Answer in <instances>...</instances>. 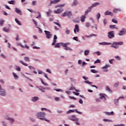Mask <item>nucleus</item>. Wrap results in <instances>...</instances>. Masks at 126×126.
I'll return each mask as SVG.
<instances>
[{
  "instance_id": "nucleus-2",
  "label": "nucleus",
  "mask_w": 126,
  "mask_h": 126,
  "mask_svg": "<svg viewBox=\"0 0 126 126\" xmlns=\"http://www.w3.org/2000/svg\"><path fill=\"white\" fill-rule=\"evenodd\" d=\"M122 45H124L123 42H114L111 47V48H114V49H118L119 48V46H122Z\"/></svg>"
},
{
  "instance_id": "nucleus-23",
  "label": "nucleus",
  "mask_w": 126,
  "mask_h": 126,
  "mask_svg": "<svg viewBox=\"0 0 126 126\" xmlns=\"http://www.w3.org/2000/svg\"><path fill=\"white\" fill-rule=\"evenodd\" d=\"M37 88H38V89L39 90H40V91L42 92L43 93L45 92V90L46 89H45L44 88H43V87H37Z\"/></svg>"
},
{
  "instance_id": "nucleus-31",
  "label": "nucleus",
  "mask_w": 126,
  "mask_h": 126,
  "mask_svg": "<svg viewBox=\"0 0 126 126\" xmlns=\"http://www.w3.org/2000/svg\"><path fill=\"white\" fill-rule=\"evenodd\" d=\"M78 4V2H77V0H74L72 4V5H77Z\"/></svg>"
},
{
  "instance_id": "nucleus-35",
  "label": "nucleus",
  "mask_w": 126,
  "mask_h": 126,
  "mask_svg": "<svg viewBox=\"0 0 126 126\" xmlns=\"http://www.w3.org/2000/svg\"><path fill=\"white\" fill-rule=\"evenodd\" d=\"M65 33L67 35H68L70 33V31L69 30H68V28L66 29V31H65Z\"/></svg>"
},
{
  "instance_id": "nucleus-61",
  "label": "nucleus",
  "mask_w": 126,
  "mask_h": 126,
  "mask_svg": "<svg viewBox=\"0 0 126 126\" xmlns=\"http://www.w3.org/2000/svg\"><path fill=\"white\" fill-rule=\"evenodd\" d=\"M36 3H37V1H33L32 2L33 5H36Z\"/></svg>"
},
{
  "instance_id": "nucleus-60",
  "label": "nucleus",
  "mask_w": 126,
  "mask_h": 126,
  "mask_svg": "<svg viewBox=\"0 0 126 126\" xmlns=\"http://www.w3.org/2000/svg\"><path fill=\"white\" fill-rule=\"evenodd\" d=\"M86 27H90V23H86Z\"/></svg>"
},
{
  "instance_id": "nucleus-5",
  "label": "nucleus",
  "mask_w": 126,
  "mask_h": 126,
  "mask_svg": "<svg viewBox=\"0 0 126 126\" xmlns=\"http://www.w3.org/2000/svg\"><path fill=\"white\" fill-rule=\"evenodd\" d=\"M44 32L45 33L46 37L47 39H51V38H52L53 34L51 33V32L48 31H44Z\"/></svg>"
},
{
  "instance_id": "nucleus-15",
  "label": "nucleus",
  "mask_w": 126,
  "mask_h": 126,
  "mask_svg": "<svg viewBox=\"0 0 126 126\" xmlns=\"http://www.w3.org/2000/svg\"><path fill=\"white\" fill-rule=\"evenodd\" d=\"M104 15H110V16H113L114 15L113 14V12L110 11H106L104 13Z\"/></svg>"
},
{
  "instance_id": "nucleus-57",
  "label": "nucleus",
  "mask_w": 126,
  "mask_h": 126,
  "mask_svg": "<svg viewBox=\"0 0 126 126\" xmlns=\"http://www.w3.org/2000/svg\"><path fill=\"white\" fill-rule=\"evenodd\" d=\"M1 58H2L3 59H6V57H5V56H4V55H3V54H2L0 55Z\"/></svg>"
},
{
  "instance_id": "nucleus-9",
  "label": "nucleus",
  "mask_w": 126,
  "mask_h": 126,
  "mask_svg": "<svg viewBox=\"0 0 126 126\" xmlns=\"http://www.w3.org/2000/svg\"><path fill=\"white\" fill-rule=\"evenodd\" d=\"M0 95H1V96H5L6 95L5 91L2 89V88H1V86L0 85Z\"/></svg>"
},
{
  "instance_id": "nucleus-32",
  "label": "nucleus",
  "mask_w": 126,
  "mask_h": 126,
  "mask_svg": "<svg viewBox=\"0 0 126 126\" xmlns=\"http://www.w3.org/2000/svg\"><path fill=\"white\" fill-rule=\"evenodd\" d=\"M106 90L107 91H108L109 92H110V93H112V90H111V89H110V88L108 86L106 87Z\"/></svg>"
},
{
  "instance_id": "nucleus-64",
  "label": "nucleus",
  "mask_w": 126,
  "mask_h": 126,
  "mask_svg": "<svg viewBox=\"0 0 126 126\" xmlns=\"http://www.w3.org/2000/svg\"><path fill=\"white\" fill-rule=\"evenodd\" d=\"M113 61H114V59L109 60V62L110 63H113Z\"/></svg>"
},
{
  "instance_id": "nucleus-55",
  "label": "nucleus",
  "mask_w": 126,
  "mask_h": 126,
  "mask_svg": "<svg viewBox=\"0 0 126 126\" xmlns=\"http://www.w3.org/2000/svg\"><path fill=\"white\" fill-rule=\"evenodd\" d=\"M119 82H117V83H116L115 84H114V87H118L119 86Z\"/></svg>"
},
{
  "instance_id": "nucleus-21",
  "label": "nucleus",
  "mask_w": 126,
  "mask_h": 126,
  "mask_svg": "<svg viewBox=\"0 0 126 126\" xmlns=\"http://www.w3.org/2000/svg\"><path fill=\"white\" fill-rule=\"evenodd\" d=\"M105 113L107 116H114V112H113V111H112L111 112H105Z\"/></svg>"
},
{
  "instance_id": "nucleus-47",
  "label": "nucleus",
  "mask_w": 126,
  "mask_h": 126,
  "mask_svg": "<svg viewBox=\"0 0 126 126\" xmlns=\"http://www.w3.org/2000/svg\"><path fill=\"white\" fill-rule=\"evenodd\" d=\"M73 22H75V23H79V19H74Z\"/></svg>"
},
{
  "instance_id": "nucleus-17",
  "label": "nucleus",
  "mask_w": 126,
  "mask_h": 126,
  "mask_svg": "<svg viewBox=\"0 0 126 126\" xmlns=\"http://www.w3.org/2000/svg\"><path fill=\"white\" fill-rule=\"evenodd\" d=\"M6 120H7L8 121H10V123L12 124V123H14V119L13 118H10L9 117H8L7 116H5Z\"/></svg>"
},
{
  "instance_id": "nucleus-46",
  "label": "nucleus",
  "mask_w": 126,
  "mask_h": 126,
  "mask_svg": "<svg viewBox=\"0 0 126 126\" xmlns=\"http://www.w3.org/2000/svg\"><path fill=\"white\" fill-rule=\"evenodd\" d=\"M103 122H108V123H110L113 122V121L109 119H103Z\"/></svg>"
},
{
  "instance_id": "nucleus-37",
  "label": "nucleus",
  "mask_w": 126,
  "mask_h": 126,
  "mask_svg": "<svg viewBox=\"0 0 126 126\" xmlns=\"http://www.w3.org/2000/svg\"><path fill=\"white\" fill-rule=\"evenodd\" d=\"M13 75L15 78V79H17L18 78V76L16 75V74L14 72H13Z\"/></svg>"
},
{
  "instance_id": "nucleus-28",
  "label": "nucleus",
  "mask_w": 126,
  "mask_h": 126,
  "mask_svg": "<svg viewBox=\"0 0 126 126\" xmlns=\"http://www.w3.org/2000/svg\"><path fill=\"white\" fill-rule=\"evenodd\" d=\"M99 96H100V99H104V100H106V97H105V95L102 94H99Z\"/></svg>"
},
{
  "instance_id": "nucleus-20",
  "label": "nucleus",
  "mask_w": 126,
  "mask_h": 126,
  "mask_svg": "<svg viewBox=\"0 0 126 126\" xmlns=\"http://www.w3.org/2000/svg\"><path fill=\"white\" fill-rule=\"evenodd\" d=\"M85 18H86V16H85V15H82L81 17V22H84V21H85Z\"/></svg>"
},
{
  "instance_id": "nucleus-16",
  "label": "nucleus",
  "mask_w": 126,
  "mask_h": 126,
  "mask_svg": "<svg viewBox=\"0 0 126 126\" xmlns=\"http://www.w3.org/2000/svg\"><path fill=\"white\" fill-rule=\"evenodd\" d=\"M15 12L16 13H18V14L22 15V12H21V10H20V9H18V8H15Z\"/></svg>"
},
{
  "instance_id": "nucleus-40",
  "label": "nucleus",
  "mask_w": 126,
  "mask_h": 126,
  "mask_svg": "<svg viewBox=\"0 0 126 126\" xmlns=\"http://www.w3.org/2000/svg\"><path fill=\"white\" fill-rule=\"evenodd\" d=\"M64 6V4H59L57 5L56 6H55V8H57V7H62Z\"/></svg>"
},
{
  "instance_id": "nucleus-29",
  "label": "nucleus",
  "mask_w": 126,
  "mask_h": 126,
  "mask_svg": "<svg viewBox=\"0 0 126 126\" xmlns=\"http://www.w3.org/2000/svg\"><path fill=\"white\" fill-rule=\"evenodd\" d=\"M119 11H122V10H121V9H114L113 10V12H114L115 13H118V12H119Z\"/></svg>"
},
{
  "instance_id": "nucleus-8",
  "label": "nucleus",
  "mask_w": 126,
  "mask_h": 126,
  "mask_svg": "<svg viewBox=\"0 0 126 126\" xmlns=\"http://www.w3.org/2000/svg\"><path fill=\"white\" fill-rule=\"evenodd\" d=\"M71 15H72V13L70 11H69L68 12H65L64 13L62 14V16L63 17H64V16H68V17H70Z\"/></svg>"
},
{
  "instance_id": "nucleus-53",
  "label": "nucleus",
  "mask_w": 126,
  "mask_h": 126,
  "mask_svg": "<svg viewBox=\"0 0 126 126\" xmlns=\"http://www.w3.org/2000/svg\"><path fill=\"white\" fill-rule=\"evenodd\" d=\"M119 99L115 100V104L116 105H118V103H119Z\"/></svg>"
},
{
  "instance_id": "nucleus-62",
  "label": "nucleus",
  "mask_w": 126,
  "mask_h": 126,
  "mask_svg": "<svg viewBox=\"0 0 126 126\" xmlns=\"http://www.w3.org/2000/svg\"><path fill=\"white\" fill-rule=\"evenodd\" d=\"M29 68H30V69H35V68L32 66H29Z\"/></svg>"
},
{
  "instance_id": "nucleus-51",
  "label": "nucleus",
  "mask_w": 126,
  "mask_h": 126,
  "mask_svg": "<svg viewBox=\"0 0 126 126\" xmlns=\"http://www.w3.org/2000/svg\"><path fill=\"white\" fill-rule=\"evenodd\" d=\"M16 70H17L18 71H20L21 70V68L19 66H17Z\"/></svg>"
},
{
  "instance_id": "nucleus-41",
  "label": "nucleus",
  "mask_w": 126,
  "mask_h": 126,
  "mask_svg": "<svg viewBox=\"0 0 126 126\" xmlns=\"http://www.w3.org/2000/svg\"><path fill=\"white\" fill-rule=\"evenodd\" d=\"M91 72L93 73H97L98 72V71L95 70V69H91Z\"/></svg>"
},
{
  "instance_id": "nucleus-14",
  "label": "nucleus",
  "mask_w": 126,
  "mask_h": 126,
  "mask_svg": "<svg viewBox=\"0 0 126 126\" xmlns=\"http://www.w3.org/2000/svg\"><path fill=\"white\" fill-rule=\"evenodd\" d=\"M57 39H58V36H57L56 35H55L54 37L53 42L52 44V46H54V45H56L57 43Z\"/></svg>"
},
{
  "instance_id": "nucleus-36",
  "label": "nucleus",
  "mask_w": 126,
  "mask_h": 126,
  "mask_svg": "<svg viewBox=\"0 0 126 126\" xmlns=\"http://www.w3.org/2000/svg\"><path fill=\"white\" fill-rule=\"evenodd\" d=\"M15 2V1L14 0H12L11 1H9L8 2V3H9V4H14V3Z\"/></svg>"
},
{
  "instance_id": "nucleus-44",
  "label": "nucleus",
  "mask_w": 126,
  "mask_h": 126,
  "mask_svg": "<svg viewBox=\"0 0 126 126\" xmlns=\"http://www.w3.org/2000/svg\"><path fill=\"white\" fill-rule=\"evenodd\" d=\"M94 63H101V61H100L99 59H97L94 62Z\"/></svg>"
},
{
  "instance_id": "nucleus-58",
  "label": "nucleus",
  "mask_w": 126,
  "mask_h": 126,
  "mask_svg": "<svg viewBox=\"0 0 126 126\" xmlns=\"http://www.w3.org/2000/svg\"><path fill=\"white\" fill-rule=\"evenodd\" d=\"M107 20L106 19H105L103 21V23L104 24V25H106L107 23Z\"/></svg>"
},
{
  "instance_id": "nucleus-27",
  "label": "nucleus",
  "mask_w": 126,
  "mask_h": 126,
  "mask_svg": "<svg viewBox=\"0 0 126 126\" xmlns=\"http://www.w3.org/2000/svg\"><path fill=\"white\" fill-rule=\"evenodd\" d=\"M19 62H20V63H22V64H23V65H25V66H28V64L24 63V62H23L21 60H20Z\"/></svg>"
},
{
  "instance_id": "nucleus-18",
  "label": "nucleus",
  "mask_w": 126,
  "mask_h": 126,
  "mask_svg": "<svg viewBox=\"0 0 126 126\" xmlns=\"http://www.w3.org/2000/svg\"><path fill=\"white\" fill-rule=\"evenodd\" d=\"M61 1V0H54L53 1H51L50 3L52 4L54 3V4H56L58 3V2H60Z\"/></svg>"
},
{
  "instance_id": "nucleus-3",
  "label": "nucleus",
  "mask_w": 126,
  "mask_h": 126,
  "mask_svg": "<svg viewBox=\"0 0 126 126\" xmlns=\"http://www.w3.org/2000/svg\"><path fill=\"white\" fill-rule=\"evenodd\" d=\"M99 4H100V3L95 2L94 3L92 6L89 7V9L85 12V15H87V14L88 13V12H90V11H91V9H92L93 7H95V6H97V5H99Z\"/></svg>"
},
{
  "instance_id": "nucleus-42",
  "label": "nucleus",
  "mask_w": 126,
  "mask_h": 126,
  "mask_svg": "<svg viewBox=\"0 0 126 126\" xmlns=\"http://www.w3.org/2000/svg\"><path fill=\"white\" fill-rule=\"evenodd\" d=\"M64 50H66V51H72V49L67 46H66L65 48H64Z\"/></svg>"
},
{
  "instance_id": "nucleus-34",
  "label": "nucleus",
  "mask_w": 126,
  "mask_h": 126,
  "mask_svg": "<svg viewBox=\"0 0 126 126\" xmlns=\"http://www.w3.org/2000/svg\"><path fill=\"white\" fill-rule=\"evenodd\" d=\"M89 50H85L84 52L85 56H88V55H89Z\"/></svg>"
},
{
  "instance_id": "nucleus-22",
  "label": "nucleus",
  "mask_w": 126,
  "mask_h": 126,
  "mask_svg": "<svg viewBox=\"0 0 126 126\" xmlns=\"http://www.w3.org/2000/svg\"><path fill=\"white\" fill-rule=\"evenodd\" d=\"M38 100H39V97L38 96H34L32 98V101L33 102H36V101H38Z\"/></svg>"
},
{
  "instance_id": "nucleus-56",
  "label": "nucleus",
  "mask_w": 126,
  "mask_h": 126,
  "mask_svg": "<svg viewBox=\"0 0 126 126\" xmlns=\"http://www.w3.org/2000/svg\"><path fill=\"white\" fill-rule=\"evenodd\" d=\"M69 98H70V99H72L73 100H76V97H74L73 96H69Z\"/></svg>"
},
{
  "instance_id": "nucleus-10",
  "label": "nucleus",
  "mask_w": 126,
  "mask_h": 126,
  "mask_svg": "<svg viewBox=\"0 0 126 126\" xmlns=\"http://www.w3.org/2000/svg\"><path fill=\"white\" fill-rule=\"evenodd\" d=\"M126 34V29H123L120 32L118 33V35L119 36H123V35H125Z\"/></svg>"
},
{
  "instance_id": "nucleus-24",
  "label": "nucleus",
  "mask_w": 126,
  "mask_h": 126,
  "mask_svg": "<svg viewBox=\"0 0 126 126\" xmlns=\"http://www.w3.org/2000/svg\"><path fill=\"white\" fill-rule=\"evenodd\" d=\"M99 45H102L103 46H105V45H112V43L107 42H101L99 43Z\"/></svg>"
},
{
  "instance_id": "nucleus-33",
  "label": "nucleus",
  "mask_w": 126,
  "mask_h": 126,
  "mask_svg": "<svg viewBox=\"0 0 126 126\" xmlns=\"http://www.w3.org/2000/svg\"><path fill=\"white\" fill-rule=\"evenodd\" d=\"M61 45H62V43H58L55 46V48H60V47H61Z\"/></svg>"
},
{
  "instance_id": "nucleus-39",
  "label": "nucleus",
  "mask_w": 126,
  "mask_h": 126,
  "mask_svg": "<svg viewBox=\"0 0 126 126\" xmlns=\"http://www.w3.org/2000/svg\"><path fill=\"white\" fill-rule=\"evenodd\" d=\"M15 20L16 23H17V24H18V25H21V23L20 22V21H19V20H18V19H15Z\"/></svg>"
},
{
  "instance_id": "nucleus-52",
  "label": "nucleus",
  "mask_w": 126,
  "mask_h": 126,
  "mask_svg": "<svg viewBox=\"0 0 126 126\" xmlns=\"http://www.w3.org/2000/svg\"><path fill=\"white\" fill-rule=\"evenodd\" d=\"M56 91H57V92H60V91L61 92H63V90L61 89H57V90H55Z\"/></svg>"
},
{
  "instance_id": "nucleus-63",
  "label": "nucleus",
  "mask_w": 126,
  "mask_h": 126,
  "mask_svg": "<svg viewBox=\"0 0 126 126\" xmlns=\"http://www.w3.org/2000/svg\"><path fill=\"white\" fill-rule=\"evenodd\" d=\"M114 126H125L124 124H121L120 125H114Z\"/></svg>"
},
{
  "instance_id": "nucleus-50",
  "label": "nucleus",
  "mask_w": 126,
  "mask_h": 126,
  "mask_svg": "<svg viewBox=\"0 0 126 126\" xmlns=\"http://www.w3.org/2000/svg\"><path fill=\"white\" fill-rule=\"evenodd\" d=\"M37 13H38V16L36 18H41V13L38 12Z\"/></svg>"
},
{
  "instance_id": "nucleus-38",
  "label": "nucleus",
  "mask_w": 126,
  "mask_h": 126,
  "mask_svg": "<svg viewBox=\"0 0 126 126\" xmlns=\"http://www.w3.org/2000/svg\"><path fill=\"white\" fill-rule=\"evenodd\" d=\"M54 24L58 25V27H59V28H62V25H61V24H60V23L56 22H54Z\"/></svg>"
},
{
  "instance_id": "nucleus-59",
  "label": "nucleus",
  "mask_w": 126,
  "mask_h": 126,
  "mask_svg": "<svg viewBox=\"0 0 126 126\" xmlns=\"http://www.w3.org/2000/svg\"><path fill=\"white\" fill-rule=\"evenodd\" d=\"M115 59H116V60H118V61H121V58H120V57L119 56H115Z\"/></svg>"
},
{
  "instance_id": "nucleus-7",
  "label": "nucleus",
  "mask_w": 126,
  "mask_h": 126,
  "mask_svg": "<svg viewBox=\"0 0 126 126\" xmlns=\"http://www.w3.org/2000/svg\"><path fill=\"white\" fill-rule=\"evenodd\" d=\"M114 33H115V32L114 31H111L108 32V37L109 39H112V38H114L115 37V34H114Z\"/></svg>"
},
{
  "instance_id": "nucleus-43",
  "label": "nucleus",
  "mask_w": 126,
  "mask_h": 126,
  "mask_svg": "<svg viewBox=\"0 0 126 126\" xmlns=\"http://www.w3.org/2000/svg\"><path fill=\"white\" fill-rule=\"evenodd\" d=\"M41 83H42V84H44L45 86H48V85H49L47 83L44 82L42 79H41Z\"/></svg>"
},
{
  "instance_id": "nucleus-54",
  "label": "nucleus",
  "mask_w": 126,
  "mask_h": 126,
  "mask_svg": "<svg viewBox=\"0 0 126 126\" xmlns=\"http://www.w3.org/2000/svg\"><path fill=\"white\" fill-rule=\"evenodd\" d=\"M4 22V21L0 20V25H1V26L3 25Z\"/></svg>"
},
{
  "instance_id": "nucleus-49",
  "label": "nucleus",
  "mask_w": 126,
  "mask_h": 126,
  "mask_svg": "<svg viewBox=\"0 0 126 126\" xmlns=\"http://www.w3.org/2000/svg\"><path fill=\"white\" fill-rule=\"evenodd\" d=\"M112 22H113V23H116V24H117V23H118V21H117L116 19H113L112 20Z\"/></svg>"
},
{
  "instance_id": "nucleus-25",
  "label": "nucleus",
  "mask_w": 126,
  "mask_h": 126,
  "mask_svg": "<svg viewBox=\"0 0 126 126\" xmlns=\"http://www.w3.org/2000/svg\"><path fill=\"white\" fill-rule=\"evenodd\" d=\"M24 61L27 62V63H30V59L28 57H25Z\"/></svg>"
},
{
  "instance_id": "nucleus-1",
  "label": "nucleus",
  "mask_w": 126,
  "mask_h": 126,
  "mask_svg": "<svg viewBox=\"0 0 126 126\" xmlns=\"http://www.w3.org/2000/svg\"><path fill=\"white\" fill-rule=\"evenodd\" d=\"M68 119L73 122H76L75 124L77 126H80V123L78 122L79 119L75 115L70 116L68 117Z\"/></svg>"
},
{
  "instance_id": "nucleus-48",
  "label": "nucleus",
  "mask_w": 126,
  "mask_h": 126,
  "mask_svg": "<svg viewBox=\"0 0 126 126\" xmlns=\"http://www.w3.org/2000/svg\"><path fill=\"white\" fill-rule=\"evenodd\" d=\"M17 45L18 46H20V47H21V48H25L24 46H23V45H22V44L20 43H17Z\"/></svg>"
},
{
  "instance_id": "nucleus-6",
  "label": "nucleus",
  "mask_w": 126,
  "mask_h": 126,
  "mask_svg": "<svg viewBox=\"0 0 126 126\" xmlns=\"http://www.w3.org/2000/svg\"><path fill=\"white\" fill-rule=\"evenodd\" d=\"M74 112H76V113H77V114H79V115H82V112L78 111L77 109L69 110L68 111H67L66 114H70V113H74Z\"/></svg>"
},
{
  "instance_id": "nucleus-4",
  "label": "nucleus",
  "mask_w": 126,
  "mask_h": 126,
  "mask_svg": "<svg viewBox=\"0 0 126 126\" xmlns=\"http://www.w3.org/2000/svg\"><path fill=\"white\" fill-rule=\"evenodd\" d=\"M45 116L46 113H45V112H39L37 114V117H38V118L41 120V121L44 120V118H45Z\"/></svg>"
},
{
  "instance_id": "nucleus-30",
  "label": "nucleus",
  "mask_w": 126,
  "mask_h": 126,
  "mask_svg": "<svg viewBox=\"0 0 126 126\" xmlns=\"http://www.w3.org/2000/svg\"><path fill=\"white\" fill-rule=\"evenodd\" d=\"M3 31H4V32L8 33V32H9V29L7 28H3Z\"/></svg>"
},
{
  "instance_id": "nucleus-12",
  "label": "nucleus",
  "mask_w": 126,
  "mask_h": 126,
  "mask_svg": "<svg viewBox=\"0 0 126 126\" xmlns=\"http://www.w3.org/2000/svg\"><path fill=\"white\" fill-rule=\"evenodd\" d=\"M111 66V65H109V64H106L104 66L102 67V69H105L103 70V71H104L105 72H107V71H109V70H108V67H110Z\"/></svg>"
},
{
  "instance_id": "nucleus-45",
  "label": "nucleus",
  "mask_w": 126,
  "mask_h": 126,
  "mask_svg": "<svg viewBox=\"0 0 126 126\" xmlns=\"http://www.w3.org/2000/svg\"><path fill=\"white\" fill-rule=\"evenodd\" d=\"M96 17L98 19V21H99V19L100 18V17H101V14H100L99 13H98L97 14H96Z\"/></svg>"
},
{
  "instance_id": "nucleus-26",
  "label": "nucleus",
  "mask_w": 126,
  "mask_h": 126,
  "mask_svg": "<svg viewBox=\"0 0 126 126\" xmlns=\"http://www.w3.org/2000/svg\"><path fill=\"white\" fill-rule=\"evenodd\" d=\"M109 28H110V29H118V28L116 27V25H110Z\"/></svg>"
},
{
  "instance_id": "nucleus-19",
  "label": "nucleus",
  "mask_w": 126,
  "mask_h": 126,
  "mask_svg": "<svg viewBox=\"0 0 126 126\" xmlns=\"http://www.w3.org/2000/svg\"><path fill=\"white\" fill-rule=\"evenodd\" d=\"M68 45H70V43L67 42L66 43H61V45L63 46V47H64L65 48L66 47H67Z\"/></svg>"
},
{
  "instance_id": "nucleus-11",
  "label": "nucleus",
  "mask_w": 126,
  "mask_h": 126,
  "mask_svg": "<svg viewBox=\"0 0 126 126\" xmlns=\"http://www.w3.org/2000/svg\"><path fill=\"white\" fill-rule=\"evenodd\" d=\"M63 11V9L59 8L57 10H54V13L56 14H60V13H62Z\"/></svg>"
},
{
  "instance_id": "nucleus-13",
  "label": "nucleus",
  "mask_w": 126,
  "mask_h": 126,
  "mask_svg": "<svg viewBox=\"0 0 126 126\" xmlns=\"http://www.w3.org/2000/svg\"><path fill=\"white\" fill-rule=\"evenodd\" d=\"M79 26L78 25H75V28L74 29L75 34H76V32H79Z\"/></svg>"
}]
</instances>
